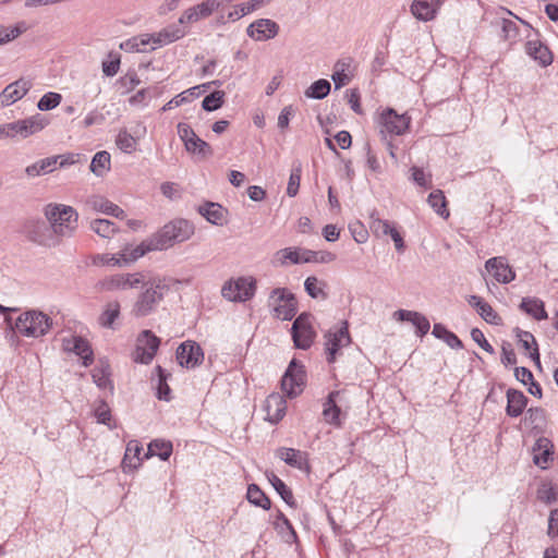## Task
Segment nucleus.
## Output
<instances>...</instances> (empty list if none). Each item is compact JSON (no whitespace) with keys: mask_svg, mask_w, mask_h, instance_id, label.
<instances>
[{"mask_svg":"<svg viewBox=\"0 0 558 558\" xmlns=\"http://www.w3.org/2000/svg\"><path fill=\"white\" fill-rule=\"evenodd\" d=\"M194 234V226L186 219H174L149 235L148 244L154 251H166L187 241Z\"/></svg>","mask_w":558,"mask_h":558,"instance_id":"1","label":"nucleus"},{"mask_svg":"<svg viewBox=\"0 0 558 558\" xmlns=\"http://www.w3.org/2000/svg\"><path fill=\"white\" fill-rule=\"evenodd\" d=\"M52 325V318L48 314L32 308L21 313L10 328L23 337L39 339L50 331Z\"/></svg>","mask_w":558,"mask_h":558,"instance_id":"2","label":"nucleus"},{"mask_svg":"<svg viewBox=\"0 0 558 558\" xmlns=\"http://www.w3.org/2000/svg\"><path fill=\"white\" fill-rule=\"evenodd\" d=\"M44 211L53 233L58 235L69 236L77 228L78 215L72 206L48 204Z\"/></svg>","mask_w":558,"mask_h":558,"instance_id":"3","label":"nucleus"},{"mask_svg":"<svg viewBox=\"0 0 558 558\" xmlns=\"http://www.w3.org/2000/svg\"><path fill=\"white\" fill-rule=\"evenodd\" d=\"M168 286L162 279H153L143 286V291L135 301L132 314L135 317H145L151 314L163 299Z\"/></svg>","mask_w":558,"mask_h":558,"instance_id":"4","label":"nucleus"},{"mask_svg":"<svg viewBox=\"0 0 558 558\" xmlns=\"http://www.w3.org/2000/svg\"><path fill=\"white\" fill-rule=\"evenodd\" d=\"M48 124V118L36 113L22 120L4 123V130L1 132L4 138L21 141L43 131Z\"/></svg>","mask_w":558,"mask_h":558,"instance_id":"5","label":"nucleus"},{"mask_svg":"<svg viewBox=\"0 0 558 558\" xmlns=\"http://www.w3.org/2000/svg\"><path fill=\"white\" fill-rule=\"evenodd\" d=\"M268 304L272 307L274 315L282 320H291L296 315V298L287 288H275L271 290Z\"/></svg>","mask_w":558,"mask_h":558,"instance_id":"6","label":"nucleus"},{"mask_svg":"<svg viewBox=\"0 0 558 558\" xmlns=\"http://www.w3.org/2000/svg\"><path fill=\"white\" fill-rule=\"evenodd\" d=\"M256 291V280L252 277H239L226 281L221 288L222 296L231 302H246Z\"/></svg>","mask_w":558,"mask_h":558,"instance_id":"7","label":"nucleus"},{"mask_svg":"<svg viewBox=\"0 0 558 558\" xmlns=\"http://www.w3.org/2000/svg\"><path fill=\"white\" fill-rule=\"evenodd\" d=\"M306 371L296 359H292L281 379V388L289 398H295L305 388Z\"/></svg>","mask_w":558,"mask_h":558,"instance_id":"8","label":"nucleus"},{"mask_svg":"<svg viewBox=\"0 0 558 558\" xmlns=\"http://www.w3.org/2000/svg\"><path fill=\"white\" fill-rule=\"evenodd\" d=\"M378 123L381 133L400 136L408 132L411 117L408 113L399 114L392 108H386L380 112Z\"/></svg>","mask_w":558,"mask_h":558,"instance_id":"9","label":"nucleus"},{"mask_svg":"<svg viewBox=\"0 0 558 558\" xmlns=\"http://www.w3.org/2000/svg\"><path fill=\"white\" fill-rule=\"evenodd\" d=\"M161 340L151 330L141 331L136 339L134 361L141 364H149L155 357Z\"/></svg>","mask_w":558,"mask_h":558,"instance_id":"10","label":"nucleus"},{"mask_svg":"<svg viewBox=\"0 0 558 558\" xmlns=\"http://www.w3.org/2000/svg\"><path fill=\"white\" fill-rule=\"evenodd\" d=\"M310 317V314L302 313L292 324L291 336L298 349L307 350L314 342L315 331L311 326Z\"/></svg>","mask_w":558,"mask_h":558,"instance_id":"11","label":"nucleus"},{"mask_svg":"<svg viewBox=\"0 0 558 558\" xmlns=\"http://www.w3.org/2000/svg\"><path fill=\"white\" fill-rule=\"evenodd\" d=\"M325 347L327 353V362L329 364L335 363L336 356L341 348L347 347L351 343V337L349 332L348 322H342V326L337 330H329L325 335Z\"/></svg>","mask_w":558,"mask_h":558,"instance_id":"12","label":"nucleus"},{"mask_svg":"<svg viewBox=\"0 0 558 558\" xmlns=\"http://www.w3.org/2000/svg\"><path fill=\"white\" fill-rule=\"evenodd\" d=\"M175 357L182 367L195 368L203 363L204 351L197 342L187 340L178 347Z\"/></svg>","mask_w":558,"mask_h":558,"instance_id":"13","label":"nucleus"},{"mask_svg":"<svg viewBox=\"0 0 558 558\" xmlns=\"http://www.w3.org/2000/svg\"><path fill=\"white\" fill-rule=\"evenodd\" d=\"M62 349L69 353H74L82 359L84 366H89L94 362V352L89 342L81 336H70L62 339Z\"/></svg>","mask_w":558,"mask_h":558,"instance_id":"14","label":"nucleus"},{"mask_svg":"<svg viewBox=\"0 0 558 558\" xmlns=\"http://www.w3.org/2000/svg\"><path fill=\"white\" fill-rule=\"evenodd\" d=\"M279 25L270 19H259L246 28L248 37L256 41H266L275 38L279 33Z\"/></svg>","mask_w":558,"mask_h":558,"instance_id":"15","label":"nucleus"},{"mask_svg":"<svg viewBox=\"0 0 558 558\" xmlns=\"http://www.w3.org/2000/svg\"><path fill=\"white\" fill-rule=\"evenodd\" d=\"M32 88V82L29 80L20 78L9 84L0 93V107H9L22 99L28 90Z\"/></svg>","mask_w":558,"mask_h":558,"instance_id":"16","label":"nucleus"},{"mask_svg":"<svg viewBox=\"0 0 558 558\" xmlns=\"http://www.w3.org/2000/svg\"><path fill=\"white\" fill-rule=\"evenodd\" d=\"M485 268L500 283H509L515 279V271L507 264L505 257H492Z\"/></svg>","mask_w":558,"mask_h":558,"instance_id":"17","label":"nucleus"},{"mask_svg":"<svg viewBox=\"0 0 558 558\" xmlns=\"http://www.w3.org/2000/svg\"><path fill=\"white\" fill-rule=\"evenodd\" d=\"M532 451L534 464L542 470L548 469L549 463L554 460L553 442L546 437H541L535 441Z\"/></svg>","mask_w":558,"mask_h":558,"instance_id":"18","label":"nucleus"},{"mask_svg":"<svg viewBox=\"0 0 558 558\" xmlns=\"http://www.w3.org/2000/svg\"><path fill=\"white\" fill-rule=\"evenodd\" d=\"M71 162L63 156H51L27 166L25 172L28 177L44 175L56 170L58 163L60 167H63Z\"/></svg>","mask_w":558,"mask_h":558,"instance_id":"19","label":"nucleus"},{"mask_svg":"<svg viewBox=\"0 0 558 558\" xmlns=\"http://www.w3.org/2000/svg\"><path fill=\"white\" fill-rule=\"evenodd\" d=\"M276 456L291 468L300 471H310L306 452L294 448L281 447L277 449Z\"/></svg>","mask_w":558,"mask_h":558,"instance_id":"20","label":"nucleus"},{"mask_svg":"<svg viewBox=\"0 0 558 558\" xmlns=\"http://www.w3.org/2000/svg\"><path fill=\"white\" fill-rule=\"evenodd\" d=\"M442 0H413L411 13L420 21L428 22L436 17Z\"/></svg>","mask_w":558,"mask_h":558,"instance_id":"21","label":"nucleus"},{"mask_svg":"<svg viewBox=\"0 0 558 558\" xmlns=\"http://www.w3.org/2000/svg\"><path fill=\"white\" fill-rule=\"evenodd\" d=\"M186 35L185 28L178 22L162 28L157 34H153L149 41L156 47H161L174 43Z\"/></svg>","mask_w":558,"mask_h":558,"instance_id":"22","label":"nucleus"},{"mask_svg":"<svg viewBox=\"0 0 558 558\" xmlns=\"http://www.w3.org/2000/svg\"><path fill=\"white\" fill-rule=\"evenodd\" d=\"M211 84L220 85L219 81H214ZM210 86V83H205L202 85H197L191 88H187L186 90L180 93L179 95L174 96L171 100H169L163 107L162 111H168L173 108L180 107L181 105L187 104L193 101L195 98H198L202 93L206 90Z\"/></svg>","mask_w":558,"mask_h":558,"instance_id":"23","label":"nucleus"},{"mask_svg":"<svg viewBox=\"0 0 558 558\" xmlns=\"http://www.w3.org/2000/svg\"><path fill=\"white\" fill-rule=\"evenodd\" d=\"M395 316L397 317V319H399L401 322L412 323L416 328V331H415L416 336H418L421 338L424 337L429 331V328H430L429 320L427 319L426 316H424L423 314H421L418 312L408 311V310H398L397 312H395Z\"/></svg>","mask_w":558,"mask_h":558,"instance_id":"24","label":"nucleus"},{"mask_svg":"<svg viewBox=\"0 0 558 558\" xmlns=\"http://www.w3.org/2000/svg\"><path fill=\"white\" fill-rule=\"evenodd\" d=\"M287 402L283 397L279 393H272L268 396L265 401V411L267 413V420L277 424L281 421L286 414Z\"/></svg>","mask_w":558,"mask_h":558,"instance_id":"25","label":"nucleus"},{"mask_svg":"<svg viewBox=\"0 0 558 558\" xmlns=\"http://www.w3.org/2000/svg\"><path fill=\"white\" fill-rule=\"evenodd\" d=\"M339 390H332L328 393L326 401L324 402L323 416L326 423L340 427L342 425L340 415L341 409L337 404V398L339 397Z\"/></svg>","mask_w":558,"mask_h":558,"instance_id":"26","label":"nucleus"},{"mask_svg":"<svg viewBox=\"0 0 558 558\" xmlns=\"http://www.w3.org/2000/svg\"><path fill=\"white\" fill-rule=\"evenodd\" d=\"M87 205L95 211H99L118 219H124L125 217V211L122 208L102 196H90L87 199Z\"/></svg>","mask_w":558,"mask_h":558,"instance_id":"27","label":"nucleus"},{"mask_svg":"<svg viewBox=\"0 0 558 558\" xmlns=\"http://www.w3.org/2000/svg\"><path fill=\"white\" fill-rule=\"evenodd\" d=\"M507 407L506 413L510 417L520 416L527 405L529 399L520 390L509 388L506 393Z\"/></svg>","mask_w":558,"mask_h":558,"instance_id":"28","label":"nucleus"},{"mask_svg":"<svg viewBox=\"0 0 558 558\" xmlns=\"http://www.w3.org/2000/svg\"><path fill=\"white\" fill-rule=\"evenodd\" d=\"M526 53L537 61L539 65L547 66L553 63V53L549 48L539 40H529L525 45Z\"/></svg>","mask_w":558,"mask_h":558,"instance_id":"29","label":"nucleus"},{"mask_svg":"<svg viewBox=\"0 0 558 558\" xmlns=\"http://www.w3.org/2000/svg\"><path fill=\"white\" fill-rule=\"evenodd\" d=\"M469 304L476 310L478 315L488 324L499 325L501 318L496 311L478 295H470Z\"/></svg>","mask_w":558,"mask_h":558,"instance_id":"30","label":"nucleus"},{"mask_svg":"<svg viewBox=\"0 0 558 558\" xmlns=\"http://www.w3.org/2000/svg\"><path fill=\"white\" fill-rule=\"evenodd\" d=\"M198 213L215 226H222L226 222L227 210L218 203H205L198 207Z\"/></svg>","mask_w":558,"mask_h":558,"instance_id":"31","label":"nucleus"},{"mask_svg":"<svg viewBox=\"0 0 558 558\" xmlns=\"http://www.w3.org/2000/svg\"><path fill=\"white\" fill-rule=\"evenodd\" d=\"M519 308L536 320H544L548 317V314L545 310V303L537 298H523Z\"/></svg>","mask_w":558,"mask_h":558,"instance_id":"32","label":"nucleus"},{"mask_svg":"<svg viewBox=\"0 0 558 558\" xmlns=\"http://www.w3.org/2000/svg\"><path fill=\"white\" fill-rule=\"evenodd\" d=\"M143 447L137 440H130L125 448L124 458L122 461L124 472L135 470L141 465V452Z\"/></svg>","mask_w":558,"mask_h":558,"instance_id":"33","label":"nucleus"},{"mask_svg":"<svg viewBox=\"0 0 558 558\" xmlns=\"http://www.w3.org/2000/svg\"><path fill=\"white\" fill-rule=\"evenodd\" d=\"M432 335L435 338L442 340L451 349L460 350L463 348V343L459 337L441 323L434 324Z\"/></svg>","mask_w":558,"mask_h":558,"instance_id":"34","label":"nucleus"},{"mask_svg":"<svg viewBox=\"0 0 558 558\" xmlns=\"http://www.w3.org/2000/svg\"><path fill=\"white\" fill-rule=\"evenodd\" d=\"M269 483L282 500L291 508H295L296 504L292 494V490L286 485V483L278 477L274 472L266 474Z\"/></svg>","mask_w":558,"mask_h":558,"instance_id":"35","label":"nucleus"},{"mask_svg":"<svg viewBox=\"0 0 558 558\" xmlns=\"http://www.w3.org/2000/svg\"><path fill=\"white\" fill-rule=\"evenodd\" d=\"M515 336L519 340V343L527 351H531L530 356L533 361L536 362L537 365L541 364L539 361V352L537 342L535 337L530 331L521 330L520 328L515 329Z\"/></svg>","mask_w":558,"mask_h":558,"instance_id":"36","label":"nucleus"},{"mask_svg":"<svg viewBox=\"0 0 558 558\" xmlns=\"http://www.w3.org/2000/svg\"><path fill=\"white\" fill-rule=\"evenodd\" d=\"M151 245L148 244V239L142 241L135 247L124 248L120 253L121 264H130L137 260L140 257L144 256L149 252H155L150 248Z\"/></svg>","mask_w":558,"mask_h":558,"instance_id":"37","label":"nucleus"},{"mask_svg":"<svg viewBox=\"0 0 558 558\" xmlns=\"http://www.w3.org/2000/svg\"><path fill=\"white\" fill-rule=\"evenodd\" d=\"M270 0H250L246 3L238 4L234 7L232 11L228 13V20L235 22L241 17L256 11L264 4L268 3Z\"/></svg>","mask_w":558,"mask_h":558,"instance_id":"38","label":"nucleus"},{"mask_svg":"<svg viewBox=\"0 0 558 558\" xmlns=\"http://www.w3.org/2000/svg\"><path fill=\"white\" fill-rule=\"evenodd\" d=\"M172 450L173 447L171 441L163 439H154L148 445L147 453L145 454V457L157 456L160 458V460L167 461L172 454Z\"/></svg>","mask_w":558,"mask_h":558,"instance_id":"39","label":"nucleus"},{"mask_svg":"<svg viewBox=\"0 0 558 558\" xmlns=\"http://www.w3.org/2000/svg\"><path fill=\"white\" fill-rule=\"evenodd\" d=\"M247 500L264 510H269L271 501L257 484H250L246 492Z\"/></svg>","mask_w":558,"mask_h":558,"instance_id":"40","label":"nucleus"},{"mask_svg":"<svg viewBox=\"0 0 558 558\" xmlns=\"http://www.w3.org/2000/svg\"><path fill=\"white\" fill-rule=\"evenodd\" d=\"M326 287V282L315 276H310L304 281V289L312 299H327Z\"/></svg>","mask_w":558,"mask_h":558,"instance_id":"41","label":"nucleus"},{"mask_svg":"<svg viewBox=\"0 0 558 558\" xmlns=\"http://www.w3.org/2000/svg\"><path fill=\"white\" fill-rule=\"evenodd\" d=\"M110 154L106 150L96 153L90 162V171L97 177H102L110 170Z\"/></svg>","mask_w":558,"mask_h":558,"instance_id":"42","label":"nucleus"},{"mask_svg":"<svg viewBox=\"0 0 558 558\" xmlns=\"http://www.w3.org/2000/svg\"><path fill=\"white\" fill-rule=\"evenodd\" d=\"M93 381L100 389H113L112 381L110 379V366L108 364H101L97 366L92 372Z\"/></svg>","mask_w":558,"mask_h":558,"instance_id":"43","label":"nucleus"},{"mask_svg":"<svg viewBox=\"0 0 558 558\" xmlns=\"http://www.w3.org/2000/svg\"><path fill=\"white\" fill-rule=\"evenodd\" d=\"M50 228L44 221H32L26 226L27 236L33 242L45 244V234L50 233Z\"/></svg>","mask_w":558,"mask_h":558,"instance_id":"44","label":"nucleus"},{"mask_svg":"<svg viewBox=\"0 0 558 558\" xmlns=\"http://www.w3.org/2000/svg\"><path fill=\"white\" fill-rule=\"evenodd\" d=\"M369 219V228L376 236L389 235L396 227L395 223L380 219L376 210L371 214Z\"/></svg>","mask_w":558,"mask_h":558,"instance_id":"45","label":"nucleus"},{"mask_svg":"<svg viewBox=\"0 0 558 558\" xmlns=\"http://www.w3.org/2000/svg\"><path fill=\"white\" fill-rule=\"evenodd\" d=\"M300 247H284L276 252L275 259L280 266L301 264Z\"/></svg>","mask_w":558,"mask_h":558,"instance_id":"46","label":"nucleus"},{"mask_svg":"<svg viewBox=\"0 0 558 558\" xmlns=\"http://www.w3.org/2000/svg\"><path fill=\"white\" fill-rule=\"evenodd\" d=\"M156 373H157V377H158L156 397L159 400L169 401L171 399V389H170L167 380H168V377L170 376V374L165 368H162L160 365L156 366Z\"/></svg>","mask_w":558,"mask_h":558,"instance_id":"47","label":"nucleus"},{"mask_svg":"<svg viewBox=\"0 0 558 558\" xmlns=\"http://www.w3.org/2000/svg\"><path fill=\"white\" fill-rule=\"evenodd\" d=\"M331 84L325 78L313 82L305 90V96L311 99H324L330 93Z\"/></svg>","mask_w":558,"mask_h":558,"instance_id":"48","label":"nucleus"},{"mask_svg":"<svg viewBox=\"0 0 558 558\" xmlns=\"http://www.w3.org/2000/svg\"><path fill=\"white\" fill-rule=\"evenodd\" d=\"M26 29L27 25L25 22H20L14 26L0 25V46L16 39L24 32H26Z\"/></svg>","mask_w":558,"mask_h":558,"instance_id":"49","label":"nucleus"},{"mask_svg":"<svg viewBox=\"0 0 558 558\" xmlns=\"http://www.w3.org/2000/svg\"><path fill=\"white\" fill-rule=\"evenodd\" d=\"M429 206L441 217H449V210L447 209V201L444 192L440 190L433 191L427 198Z\"/></svg>","mask_w":558,"mask_h":558,"instance_id":"50","label":"nucleus"},{"mask_svg":"<svg viewBox=\"0 0 558 558\" xmlns=\"http://www.w3.org/2000/svg\"><path fill=\"white\" fill-rule=\"evenodd\" d=\"M90 229L101 238L110 239L118 231L116 223L108 219H95L90 221Z\"/></svg>","mask_w":558,"mask_h":558,"instance_id":"51","label":"nucleus"},{"mask_svg":"<svg viewBox=\"0 0 558 558\" xmlns=\"http://www.w3.org/2000/svg\"><path fill=\"white\" fill-rule=\"evenodd\" d=\"M120 315V303L118 301L109 302L99 317V323L106 328H112L113 323Z\"/></svg>","mask_w":558,"mask_h":558,"instance_id":"52","label":"nucleus"},{"mask_svg":"<svg viewBox=\"0 0 558 558\" xmlns=\"http://www.w3.org/2000/svg\"><path fill=\"white\" fill-rule=\"evenodd\" d=\"M536 497L546 505H553L557 500V492L550 481H542L536 490Z\"/></svg>","mask_w":558,"mask_h":558,"instance_id":"53","label":"nucleus"},{"mask_svg":"<svg viewBox=\"0 0 558 558\" xmlns=\"http://www.w3.org/2000/svg\"><path fill=\"white\" fill-rule=\"evenodd\" d=\"M186 150L202 158L210 157L214 154L211 146L197 135L193 140H190Z\"/></svg>","mask_w":558,"mask_h":558,"instance_id":"54","label":"nucleus"},{"mask_svg":"<svg viewBox=\"0 0 558 558\" xmlns=\"http://www.w3.org/2000/svg\"><path fill=\"white\" fill-rule=\"evenodd\" d=\"M225 102V92L215 90L205 96L202 101V108L205 111L211 112L222 107Z\"/></svg>","mask_w":558,"mask_h":558,"instance_id":"55","label":"nucleus"},{"mask_svg":"<svg viewBox=\"0 0 558 558\" xmlns=\"http://www.w3.org/2000/svg\"><path fill=\"white\" fill-rule=\"evenodd\" d=\"M301 175H302V165H301V162H294L292 166V170H291L288 186H287V194L290 197H294L298 194L299 189H300Z\"/></svg>","mask_w":558,"mask_h":558,"instance_id":"56","label":"nucleus"},{"mask_svg":"<svg viewBox=\"0 0 558 558\" xmlns=\"http://www.w3.org/2000/svg\"><path fill=\"white\" fill-rule=\"evenodd\" d=\"M116 144L125 154H132L136 149V140L125 130L118 133Z\"/></svg>","mask_w":558,"mask_h":558,"instance_id":"57","label":"nucleus"},{"mask_svg":"<svg viewBox=\"0 0 558 558\" xmlns=\"http://www.w3.org/2000/svg\"><path fill=\"white\" fill-rule=\"evenodd\" d=\"M62 96L59 93L48 92L41 96L37 102V108L40 111H49L60 105Z\"/></svg>","mask_w":558,"mask_h":558,"instance_id":"58","label":"nucleus"},{"mask_svg":"<svg viewBox=\"0 0 558 558\" xmlns=\"http://www.w3.org/2000/svg\"><path fill=\"white\" fill-rule=\"evenodd\" d=\"M122 279L121 274H118L100 280L97 286L101 291L124 290Z\"/></svg>","mask_w":558,"mask_h":558,"instance_id":"59","label":"nucleus"},{"mask_svg":"<svg viewBox=\"0 0 558 558\" xmlns=\"http://www.w3.org/2000/svg\"><path fill=\"white\" fill-rule=\"evenodd\" d=\"M349 230L356 243H365L368 239V231L364 227V225L360 221L351 222L349 225Z\"/></svg>","mask_w":558,"mask_h":558,"instance_id":"60","label":"nucleus"},{"mask_svg":"<svg viewBox=\"0 0 558 558\" xmlns=\"http://www.w3.org/2000/svg\"><path fill=\"white\" fill-rule=\"evenodd\" d=\"M471 338L474 342H476L487 353H489V354L495 353L493 345L486 340V338L481 329L473 328L471 330Z\"/></svg>","mask_w":558,"mask_h":558,"instance_id":"61","label":"nucleus"},{"mask_svg":"<svg viewBox=\"0 0 558 558\" xmlns=\"http://www.w3.org/2000/svg\"><path fill=\"white\" fill-rule=\"evenodd\" d=\"M95 416L98 423L110 427L111 411L105 401H100L99 405L95 409Z\"/></svg>","mask_w":558,"mask_h":558,"instance_id":"62","label":"nucleus"},{"mask_svg":"<svg viewBox=\"0 0 558 558\" xmlns=\"http://www.w3.org/2000/svg\"><path fill=\"white\" fill-rule=\"evenodd\" d=\"M215 5L216 4L213 0H205V1L194 5V9L198 16V20L206 19V17L210 16L215 11H217Z\"/></svg>","mask_w":558,"mask_h":558,"instance_id":"63","label":"nucleus"},{"mask_svg":"<svg viewBox=\"0 0 558 558\" xmlns=\"http://www.w3.org/2000/svg\"><path fill=\"white\" fill-rule=\"evenodd\" d=\"M547 534L551 538L558 537V509L550 511Z\"/></svg>","mask_w":558,"mask_h":558,"instance_id":"64","label":"nucleus"}]
</instances>
